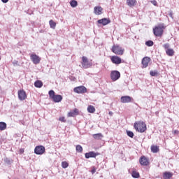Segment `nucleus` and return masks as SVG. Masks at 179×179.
<instances>
[{"mask_svg": "<svg viewBox=\"0 0 179 179\" xmlns=\"http://www.w3.org/2000/svg\"><path fill=\"white\" fill-rule=\"evenodd\" d=\"M48 94L50 99L53 100L54 103H60V101H62V96L59 94L55 95V92H54V90H50Z\"/></svg>", "mask_w": 179, "mask_h": 179, "instance_id": "1", "label": "nucleus"}, {"mask_svg": "<svg viewBox=\"0 0 179 179\" xmlns=\"http://www.w3.org/2000/svg\"><path fill=\"white\" fill-rule=\"evenodd\" d=\"M134 128L137 132H141V134H143V132H145L146 131V124L143 122H138L134 123Z\"/></svg>", "mask_w": 179, "mask_h": 179, "instance_id": "2", "label": "nucleus"}, {"mask_svg": "<svg viewBox=\"0 0 179 179\" xmlns=\"http://www.w3.org/2000/svg\"><path fill=\"white\" fill-rule=\"evenodd\" d=\"M164 30V25L159 24L153 29L154 35L156 36V37H161V36L163 35Z\"/></svg>", "mask_w": 179, "mask_h": 179, "instance_id": "3", "label": "nucleus"}, {"mask_svg": "<svg viewBox=\"0 0 179 179\" xmlns=\"http://www.w3.org/2000/svg\"><path fill=\"white\" fill-rule=\"evenodd\" d=\"M93 65V63L92 62H89V59L87 57L83 56L82 57V66L85 69H87L88 68H90Z\"/></svg>", "mask_w": 179, "mask_h": 179, "instance_id": "4", "label": "nucleus"}, {"mask_svg": "<svg viewBox=\"0 0 179 179\" xmlns=\"http://www.w3.org/2000/svg\"><path fill=\"white\" fill-rule=\"evenodd\" d=\"M112 51L117 55H122V54H124V49L118 45H114L112 47Z\"/></svg>", "mask_w": 179, "mask_h": 179, "instance_id": "5", "label": "nucleus"}, {"mask_svg": "<svg viewBox=\"0 0 179 179\" xmlns=\"http://www.w3.org/2000/svg\"><path fill=\"white\" fill-rule=\"evenodd\" d=\"M31 61L34 64V65H37L41 61V57L36 54H31L30 55Z\"/></svg>", "mask_w": 179, "mask_h": 179, "instance_id": "6", "label": "nucleus"}, {"mask_svg": "<svg viewBox=\"0 0 179 179\" xmlns=\"http://www.w3.org/2000/svg\"><path fill=\"white\" fill-rule=\"evenodd\" d=\"M121 78V73L118 71H113L110 73V79L115 82V80H118Z\"/></svg>", "mask_w": 179, "mask_h": 179, "instance_id": "7", "label": "nucleus"}, {"mask_svg": "<svg viewBox=\"0 0 179 179\" xmlns=\"http://www.w3.org/2000/svg\"><path fill=\"white\" fill-rule=\"evenodd\" d=\"M73 92L75 93H78V94H82L83 93H86L87 92V89L85 88V86H79L76 87L73 89Z\"/></svg>", "mask_w": 179, "mask_h": 179, "instance_id": "8", "label": "nucleus"}, {"mask_svg": "<svg viewBox=\"0 0 179 179\" xmlns=\"http://www.w3.org/2000/svg\"><path fill=\"white\" fill-rule=\"evenodd\" d=\"M44 152H45V148L43 145H38L34 149L36 155H43Z\"/></svg>", "mask_w": 179, "mask_h": 179, "instance_id": "9", "label": "nucleus"}, {"mask_svg": "<svg viewBox=\"0 0 179 179\" xmlns=\"http://www.w3.org/2000/svg\"><path fill=\"white\" fill-rule=\"evenodd\" d=\"M139 162L141 166H149V159L145 156L141 157Z\"/></svg>", "mask_w": 179, "mask_h": 179, "instance_id": "10", "label": "nucleus"}, {"mask_svg": "<svg viewBox=\"0 0 179 179\" xmlns=\"http://www.w3.org/2000/svg\"><path fill=\"white\" fill-rule=\"evenodd\" d=\"M18 99L19 100L23 101L27 99V95L26 94V92L23 90H20L18 92Z\"/></svg>", "mask_w": 179, "mask_h": 179, "instance_id": "11", "label": "nucleus"}, {"mask_svg": "<svg viewBox=\"0 0 179 179\" xmlns=\"http://www.w3.org/2000/svg\"><path fill=\"white\" fill-rule=\"evenodd\" d=\"M97 22L99 24H103V26H107V24H109V23H111V20L107 18H102L101 20H99Z\"/></svg>", "mask_w": 179, "mask_h": 179, "instance_id": "12", "label": "nucleus"}, {"mask_svg": "<svg viewBox=\"0 0 179 179\" xmlns=\"http://www.w3.org/2000/svg\"><path fill=\"white\" fill-rule=\"evenodd\" d=\"M110 59L113 64H115L116 65H119V64L122 62V60L118 56H113Z\"/></svg>", "mask_w": 179, "mask_h": 179, "instance_id": "13", "label": "nucleus"}, {"mask_svg": "<svg viewBox=\"0 0 179 179\" xmlns=\"http://www.w3.org/2000/svg\"><path fill=\"white\" fill-rule=\"evenodd\" d=\"M151 61L150 57H145L142 59V65L143 68H148V65H149V62Z\"/></svg>", "mask_w": 179, "mask_h": 179, "instance_id": "14", "label": "nucleus"}, {"mask_svg": "<svg viewBox=\"0 0 179 179\" xmlns=\"http://www.w3.org/2000/svg\"><path fill=\"white\" fill-rule=\"evenodd\" d=\"M132 98L129 96H123L120 98L121 103H131Z\"/></svg>", "mask_w": 179, "mask_h": 179, "instance_id": "15", "label": "nucleus"}, {"mask_svg": "<svg viewBox=\"0 0 179 179\" xmlns=\"http://www.w3.org/2000/svg\"><path fill=\"white\" fill-rule=\"evenodd\" d=\"M94 12L95 15H101V13H103V8H101L100 6H95L94 8Z\"/></svg>", "mask_w": 179, "mask_h": 179, "instance_id": "16", "label": "nucleus"}, {"mask_svg": "<svg viewBox=\"0 0 179 179\" xmlns=\"http://www.w3.org/2000/svg\"><path fill=\"white\" fill-rule=\"evenodd\" d=\"M97 154L93 151L85 153V159H90V157H96Z\"/></svg>", "mask_w": 179, "mask_h": 179, "instance_id": "17", "label": "nucleus"}, {"mask_svg": "<svg viewBox=\"0 0 179 179\" xmlns=\"http://www.w3.org/2000/svg\"><path fill=\"white\" fill-rule=\"evenodd\" d=\"M78 114H79L78 109H74L73 111L69 113L68 115L69 117H75V115H78Z\"/></svg>", "mask_w": 179, "mask_h": 179, "instance_id": "18", "label": "nucleus"}, {"mask_svg": "<svg viewBox=\"0 0 179 179\" xmlns=\"http://www.w3.org/2000/svg\"><path fill=\"white\" fill-rule=\"evenodd\" d=\"M103 134L101 133L93 134L94 139H96L98 141H100V140L103 139Z\"/></svg>", "mask_w": 179, "mask_h": 179, "instance_id": "19", "label": "nucleus"}, {"mask_svg": "<svg viewBox=\"0 0 179 179\" xmlns=\"http://www.w3.org/2000/svg\"><path fill=\"white\" fill-rule=\"evenodd\" d=\"M163 177L164 179H171L173 177V173L170 172H164Z\"/></svg>", "mask_w": 179, "mask_h": 179, "instance_id": "20", "label": "nucleus"}, {"mask_svg": "<svg viewBox=\"0 0 179 179\" xmlns=\"http://www.w3.org/2000/svg\"><path fill=\"white\" fill-rule=\"evenodd\" d=\"M128 6H135L136 4V0H127Z\"/></svg>", "mask_w": 179, "mask_h": 179, "instance_id": "21", "label": "nucleus"}, {"mask_svg": "<svg viewBox=\"0 0 179 179\" xmlns=\"http://www.w3.org/2000/svg\"><path fill=\"white\" fill-rule=\"evenodd\" d=\"M166 55L169 56V57H173V55H174V50L171 49V48H169V49H167L166 50Z\"/></svg>", "mask_w": 179, "mask_h": 179, "instance_id": "22", "label": "nucleus"}, {"mask_svg": "<svg viewBox=\"0 0 179 179\" xmlns=\"http://www.w3.org/2000/svg\"><path fill=\"white\" fill-rule=\"evenodd\" d=\"M6 124L5 122H0V131H5L6 129Z\"/></svg>", "mask_w": 179, "mask_h": 179, "instance_id": "23", "label": "nucleus"}, {"mask_svg": "<svg viewBox=\"0 0 179 179\" xmlns=\"http://www.w3.org/2000/svg\"><path fill=\"white\" fill-rule=\"evenodd\" d=\"M151 152H152V153H157V152H159V147L157 145H152Z\"/></svg>", "mask_w": 179, "mask_h": 179, "instance_id": "24", "label": "nucleus"}, {"mask_svg": "<svg viewBox=\"0 0 179 179\" xmlns=\"http://www.w3.org/2000/svg\"><path fill=\"white\" fill-rule=\"evenodd\" d=\"M34 86L35 87H43V82L40 81V80H36L35 83H34Z\"/></svg>", "mask_w": 179, "mask_h": 179, "instance_id": "25", "label": "nucleus"}, {"mask_svg": "<svg viewBox=\"0 0 179 179\" xmlns=\"http://www.w3.org/2000/svg\"><path fill=\"white\" fill-rule=\"evenodd\" d=\"M87 111H88V113H94V111H96V108H94V106L90 105L87 107Z\"/></svg>", "mask_w": 179, "mask_h": 179, "instance_id": "26", "label": "nucleus"}, {"mask_svg": "<svg viewBox=\"0 0 179 179\" xmlns=\"http://www.w3.org/2000/svg\"><path fill=\"white\" fill-rule=\"evenodd\" d=\"M71 8H76L78 6V1L76 0H71L70 1Z\"/></svg>", "mask_w": 179, "mask_h": 179, "instance_id": "27", "label": "nucleus"}, {"mask_svg": "<svg viewBox=\"0 0 179 179\" xmlns=\"http://www.w3.org/2000/svg\"><path fill=\"white\" fill-rule=\"evenodd\" d=\"M49 24L51 29H55V27H57V23H55V22H54V20H50L49 21Z\"/></svg>", "mask_w": 179, "mask_h": 179, "instance_id": "28", "label": "nucleus"}, {"mask_svg": "<svg viewBox=\"0 0 179 179\" xmlns=\"http://www.w3.org/2000/svg\"><path fill=\"white\" fill-rule=\"evenodd\" d=\"M76 150L78 152V153H82V152H83V148H82L80 145H77L76 147Z\"/></svg>", "mask_w": 179, "mask_h": 179, "instance_id": "29", "label": "nucleus"}, {"mask_svg": "<svg viewBox=\"0 0 179 179\" xmlns=\"http://www.w3.org/2000/svg\"><path fill=\"white\" fill-rule=\"evenodd\" d=\"M131 176L133 178H139V173L136 171H133L131 173Z\"/></svg>", "mask_w": 179, "mask_h": 179, "instance_id": "30", "label": "nucleus"}, {"mask_svg": "<svg viewBox=\"0 0 179 179\" xmlns=\"http://www.w3.org/2000/svg\"><path fill=\"white\" fill-rule=\"evenodd\" d=\"M154 43L152 41H148L145 42V45H147V47H152Z\"/></svg>", "mask_w": 179, "mask_h": 179, "instance_id": "31", "label": "nucleus"}, {"mask_svg": "<svg viewBox=\"0 0 179 179\" xmlns=\"http://www.w3.org/2000/svg\"><path fill=\"white\" fill-rule=\"evenodd\" d=\"M68 166H69L68 162H62V166L63 167V169H67Z\"/></svg>", "mask_w": 179, "mask_h": 179, "instance_id": "32", "label": "nucleus"}, {"mask_svg": "<svg viewBox=\"0 0 179 179\" xmlns=\"http://www.w3.org/2000/svg\"><path fill=\"white\" fill-rule=\"evenodd\" d=\"M127 135L129 136V138H134V132L131 131H127Z\"/></svg>", "mask_w": 179, "mask_h": 179, "instance_id": "33", "label": "nucleus"}, {"mask_svg": "<svg viewBox=\"0 0 179 179\" xmlns=\"http://www.w3.org/2000/svg\"><path fill=\"white\" fill-rule=\"evenodd\" d=\"M150 75L151 76H157V71H151L150 72Z\"/></svg>", "mask_w": 179, "mask_h": 179, "instance_id": "34", "label": "nucleus"}, {"mask_svg": "<svg viewBox=\"0 0 179 179\" xmlns=\"http://www.w3.org/2000/svg\"><path fill=\"white\" fill-rule=\"evenodd\" d=\"M163 47L165 48V50H169L170 48V44L169 43H165L163 45Z\"/></svg>", "mask_w": 179, "mask_h": 179, "instance_id": "35", "label": "nucleus"}, {"mask_svg": "<svg viewBox=\"0 0 179 179\" xmlns=\"http://www.w3.org/2000/svg\"><path fill=\"white\" fill-rule=\"evenodd\" d=\"M59 121H61V122H66V120H65V117H59Z\"/></svg>", "mask_w": 179, "mask_h": 179, "instance_id": "36", "label": "nucleus"}, {"mask_svg": "<svg viewBox=\"0 0 179 179\" xmlns=\"http://www.w3.org/2000/svg\"><path fill=\"white\" fill-rule=\"evenodd\" d=\"M151 3H152V5L155 6H157V1L156 0L151 1Z\"/></svg>", "mask_w": 179, "mask_h": 179, "instance_id": "37", "label": "nucleus"}, {"mask_svg": "<svg viewBox=\"0 0 179 179\" xmlns=\"http://www.w3.org/2000/svg\"><path fill=\"white\" fill-rule=\"evenodd\" d=\"M18 64V62H17V60H14L13 62V64L14 65V66H17V64Z\"/></svg>", "mask_w": 179, "mask_h": 179, "instance_id": "38", "label": "nucleus"}, {"mask_svg": "<svg viewBox=\"0 0 179 179\" xmlns=\"http://www.w3.org/2000/svg\"><path fill=\"white\" fill-rule=\"evenodd\" d=\"M5 162L7 163V164H10V160H9V159L8 158H6L4 159Z\"/></svg>", "mask_w": 179, "mask_h": 179, "instance_id": "39", "label": "nucleus"}, {"mask_svg": "<svg viewBox=\"0 0 179 179\" xmlns=\"http://www.w3.org/2000/svg\"><path fill=\"white\" fill-rule=\"evenodd\" d=\"M169 15L170 17H171V19H173V11L172 10L169 11Z\"/></svg>", "mask_w": 179, "mask_h": 179, "instance_id": "40", "label": "nucleus"}, {"mask_svg": "<svg viewBox=\"0 0 179 179\" xmlns=\"http://www.w3.org/2000/svg\"><path fill=\"white\" fill-rule=\"evenodd\" d=\"M91 173L92 174H94V173H96V169L94 167L92 168Z\"/></svg>", "mask_w": 179, "mask_h": 179, "instance_id": "41", "label": "nucleus"}, {"mask_svg": "<svg viewBox=\"0 0 179 179\" xmlns=\"http://www.w3.org/2000/svg\"><path fill=\"white\" fill-rule=\"evenodd\" d=\"M20 155L24 153V149L21 148V149L20 150Z\"/></svg>", "mask_w": 179, "mask_h": 179, "instance_id": "42", "label": "nucleus"}, {"mask_svg": "<svg viewBox=\"0 0 179 179\" xmlns=\"http://www.w3.org/2000/svg\"><path fill=\"white\" fill-rule=\"evenodd\" d=\"M1 2H3V3H8V2H9V0H1Z\"/></svg>", "mask_w": 179, "mask_h": 179, "instance_id": "43", "label": "nucleus"}, {"mask_svg": "<svg viewBox=\"0 0 179 179\" xmlns=\"http://www.w3.org/2000/svg\"><path fill=\"white\" fill-rule=\"evenodd\" d=\"M178 130H174L173 134H178Z\"/></svg>", "mask_w": 179, "mask_h": 179, "instance_id": "44", "label": "nucleus"}, {"mask_svg": "<svg viewBox=\"0 0 179 179\" xmlns=\"http://www.w3.org/2000/svg\"><path fill=\"white\" fill-rule=\"evenodd\" d=\"M39 33H44V30H43V29L40 30Z\"/></svg>", "mask_w": 179, "mask_h": 179, "instance_id": "45", "label": "nucleus"}, {"mask_svg": "<svg viewBox=\"0 0 179 179\" xmlns=\"http://www.w3.org/2000/svg\"><path fill=\"white\" fill-rule=\"evenodd\" d=\"M109 115H113V112L110 111V112H109Z\"/></svg>", "mask_w": 179, "mask_h": 179, "instance_id": "46", "label": "nucleus"}, {"mask_svg": "<svg viewBox=\"0 0 179 179\" xmlns=\"http://www.w3.org/2000/svg\"><path fill=\"white\" fill-rule=\"evenodd\" d=\"M0 61H1V57H0Z\"/></svg>", "mask_w": 179, "mask_h": 179, "instance_id": "47", "label": "nucleus"}]
</instances>
